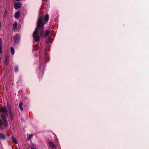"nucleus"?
Segmentation results:
<instances>
[{
	"label": "nucleus",
	"instance_id": "obj_12",
	"mask_svg": "<svg viewBox=\"0 0 149 149\" xmlns=\"http://www.w3.org/2000/svg\"><path fill=\"white\" fill-rule=\"evenodd\" d=\"M8 111L9 112V114L10 115V118H12V113L11 112V109L10 108H9L8 109Z\"/></svg>",
	"mask_w": 149,
	"mask_h": 149
},
{
	"label": "nucleus",
	"instance_id": "obj_15",
	"mask_svg": "<svg viewBox=\"0 0 149 149\" xmlns=\"http://www.w3.org/2000/svg\"><path fill=\"white\" fill-rule=\"evenodd\" d=\"M49 33V31H46L45 34H44V36H46L48 35Z\"/></svg>",
	"mask_w": 149,
	"mask_h": 149
},
{
	"label": "nucleus",
	"instance_id": "obj_20",
	"mask_svg": "<svg viewBox=\"0 0 149 149\" xmlns=\"http://www.w3.org/2000/svg\"><path fill=\"white\" fill-rule=\"evenodd\" d=\"M2 124L1 122V120H0V126Z\"/></svg>",
	"mask_w": 149,
	"mask_h": 149
},
{
	"label": "nucleus",
	"instance_id": "obj_8",
	"mask_svg": "<svg viewBox=\"0 0 149 149\" xmlns=\"http://www.w3.org/2000/svg\"><path fill=\"white\" fill-rule=\"evenodd\" d=\"M17 26V23L16 22H14L13 24V28L15 30L16 29Z\"/></svg>",
	"mask_w": 149,
	"mask_h": 149
},
{
	"label": "nucleus",
	"instance_id": "obj_9",
	"mask_svg": "<svg viewBox=\"0 0 149 149\" xmlns=\"http://www.w3.org/2000/svg\"><path fill=\"white\" fill-rule=\"evenodd\" d=\"M5 138V136L2 133H0V139H3Z\"/></svg>",
	"mask_w": 149,
	"mask_h": 149
},
{
	"label": "nucleus",
	"instance_id": "obj_1",
	"mask_svg": "<svg viewBox=\"0 0 149 149\" xmlns=\"http://www.w3.org/2000/svg\"><path fill=\"white\" fill-rule=\"evenodd\" d=\"M49 19L48 15H45L44 20L42 22V18L41 17H40L38 20L37 26L36 27L35 31L33 34V37L34 40L36 42H38L40 40V36L43 35L44 33V25L45 23H46Z\"/></svg>",
	"mask_w": 149,
	"mask_h": 149
},
{
	"label": "nucleus",
	"instance_id": "obj_17",
	"mask_svg": "<svg viewBox=\"0 0 149 149\" xmlns=\"http://www.w3.org/2000/svg\"><path fill=\"white\" fill-rule=\"evenodd\" d=\"M2 52V47H0V54Z\"/></svg>",
	"mask_w": 149,
	"mask_h": 149
},
{
	"label": "nucleus",
	"instance_id": "obj_18",
	"mask_svg": "<svg viewBox=\"0 0 149 149\" xmlns=\"http://www.w3.org/2000/svg\"><path fill=\"white\" fill-rule=\"evenodd\" d=\"M18 68L17 67V66H16L15 67V70L16 71H17L18 70Z\"/></svg>",
	"mask_w": 149,
	"mask_h": 149
},
{
	"label": "nucleus",
	"instance_id": "obj_16",
	"mask_svg": "<svg viewBox=\"0 0 149 149\" xmlns=\"http://www.w3.org/2000/svg\"><path fill=\"white\" fill-rule=\"evenodd\" d=\"M2 39L1 38H0V47H2Z\"/></svg>",
	"mask_w": 149,
	"mask_h": 149
},
{
	"label": "nucleus",
	"instance_id": "obj_5",
	"mask_svg": "<svg viewBox=\"0 0 149 149\" xmlns=\"http://www.w3.org/2000/svg\"><path fill=\"white\" fill-rule=\"evenodd\" d=\"M21 6V4H16L14 5V7L16 9H17L20 8Z\"/></svg>",
	"mask_w": 149,
	"mask_h": 149
},
{
	"label": "nucleus",
	"instance_id": "obj_19",
	"mask_svg": "<svg viewBox=\"0 0 149 149\" xmlns=\"http://www.w3.org/2000/svg\"><path fill=\"white\" fill-rule=\"evenodd\" d=\"M31 149H38L37 148H33V147H32L31 148Z\"/></svg>",
	"mask_w": 149,
	"mask_h": 149
},
{
	"label": "nucleus",
	"instance_id": "obj_6",
	"mask_svg": "<svg viewBox=\"0 0 149 149\" xmlns=\"http://www.w3.org/2000/svg\"><path fill=\"white\" fill-rule=\"evenodd\" d=\"M20 12L19 11H18L15 13V18H18L19 17V14Z\"/></svg>",
	"mask_w": 149,
	"mask_h": 149
},
{
	"label": "nucleus",
	"instance_id": "obj_10",
	"mask_svg": "<svg viewBox=\"0 0 149 149\" xmlns=\"http://www.w3.org/2000/svg\"><path fill=\"white\" fill-rule=\"evenodd\" d=\"M22 102H21L19 103V109H20V110H21L22 111L23 109L22 108Z\"/></svg>",
	"mask_w": 149,
	"mask_h": 149
},
{
	"label": "nucleus",
	"instance_id": "obj_7",
	"mask_svg": "<svg viewBox=\"0 0 149 149\" xmlns=\"http://www.w3.org/2000/svg\"><path fill=\"white\" fill-rule=\"evenodd\" d=\"M49 146L52 148H54L55 147V145L52 142H50L49 143Z\"/></svg>",
	"mask_w": 149,
	"mask_h": 149
},
{
	"label": "nucleus",
	"instance_id": "obj_13",
	"mask_svg": "<svg viewBox=\"0 0 149 149\" xmlns=\"http://www.w3.org/2000/svg\"><path fill=\"white\" fill-rule=\"evenodd\" d=\"M10 50L11 54L13 55L14 54L15 50L13 47H11L10 48Z\"/></svg>",
	"mask_w": 149,
	"mask_h": 149
},
{
	"label": "nucleus",
	"instance_id": "obj_4",
	"mask_svg": "<svg viewBox=\"0 0 149 149\" xmlns=\"http://www.w3.org/2000/svg\"><path fill=\"white\" fill-rule=\"evenodd\" d=\"M3 120L4 123V125L5 127H7L8 125L6 119V118H5L4 119H2Z\"/></svg>",
	"mask_w": 149,
	"mask_h": 149
},
{
	"label": "nucleus",
	"instance_id": "obj_21",
	"mask_svg": "<svg viewBox=\"0 0 149 149\" xmlns=\"http://www.w3.org/2000/svg\"><path fill=\"white\" fill-rule=\"evenodd\" d=\"M9 56H7L6 57V58H9Z\"/></svg>",
	"mask_w": 149,
	"mask_h": 149
},
{
	"label": "nucleus",
	"instance_id": "obj_14",
	"mask_svg": "<svg viewBox=\"0 0 149 149\" xmlns=\"http://www.w3.org/2000/svg\"><path fill=\"white\" fill-rule=\"evenodd\" d=\"M33 137V134H30L29 135V136L28 137V140H30Z\"/></svg>",
	"mask_w": 149,
	"mask_h": 149
},
{
	"label": "nucleus",
	"instance_id": "obj_11",
	"mask_svg": "<svg viewBox=\"0 0 149 149\" xmlns=\"http://www.w3.org/2000/svg\"><path fill=\"white\" fill-rule=\"evenodd\" d=\"M11 138L13 142L16 144H17V142L16 139L13 136H12Z\"/></svg>",
	"mask_w": 149,
	"mask_h": 149
},
{
	"label": "nucleus",
	"instance_id": "obj_2",
	"mask_svg": "<svg viewBox=\"0 0 149 149\" xmlns=\"http://www.w3.org/2000/svg\"><path fill=\"white\" fill-rule=\"evenodd\" d=\"M8 111V110L6 107L0 108V113H2L1 115L2 119H4L5 118H6Z\"/></svg>",
	"mask_w": 149,
	"mask_h": 149
},
{
	"label": "nucleus",
	"instance_id": "obj_3",
	"mask_svg": "<svg viewBox=\"0 0 149 149\" xmlns=\"http://www.w3.org/2000/svg\"><path fill=\"white\" fill-rule=\"evenodd\" d=\"M20 38V37L19 35L17 34L15 35L14 37L15 42L16 43H18Z\"/></svg>",
	"mask_w": 149,
	"mask_h": 149
},
{
	"label": "nucleus",
	"instance_id": "obj_22",
	"mask_svg": "<svg viewBox=\"0 0 149 149\" xmlns=\"http://www.w3.org/2000/svg\"><path fill=\"white\" fill-rule=\"evenodd\" d=\"M20 0H16V1H20Z\"/></svg>",
	"mask_w": 149,
	"mask_h": 149
}]
</instances>
